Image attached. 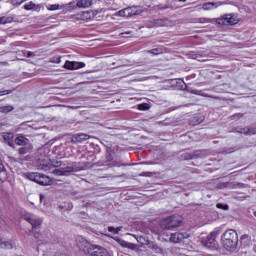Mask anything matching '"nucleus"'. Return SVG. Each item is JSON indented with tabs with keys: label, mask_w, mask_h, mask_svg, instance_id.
<instances>
[{
	"label": "nucleus",
	"mask_w": 256,
	"mask_h": 256,
	"mask_svg": "<svg viewBox=\"0 0 256 256\" xmlns=\"http://www.w3.org/2000/svg\"><path fill=\"white\" fill-rule=\"evenodd\" d=\"M93 5V0H77L76 8L78 9H87Z\"/></svg>",
	"instance_id": "nucleus-13"
},
{
	"label": "nucleus",
	"mask_w": 256,
	"mask_h": 256,
	"mask_svg": "<svg viewBox=\"0 0 256 256\" xmlns=\"http://www.w3.org/2000/svg\"><path fill=\"white\" fill-rule=\"evenodd\" d=\"M63 11H73V9H77V5H75V2H70L68 4L61 5Z\"/></svg>",
	"instance_id": "nucleus-18"
},
{
	"label": "nucleus",
	"mask_w": 256,
	"mask_h": 256,
	"mask_svg": "<svg viewBox=\"0 0 256 256\" xmlns=\"http://www.w3.org/2000/svg\"><path fill=\"white\" fill-rule=\"evenodd\" d=\"M9 93H11L10 90L0 91V97H3V95H9Z\"/></svg>",
	"instance_id": "nucleus-36"
},
{
	"label": "nucleus",
	"mask_w": 256,
	"mask_h": 256,
	"mask_svg": "<svg viewBox=\"0 0 256 256\" xmlns=\"http://www.w3.org/2000/svg\"><path fill=\"white\" fill-rule=\"evenodd\" d=\"M181 223H183V218L179 215H174L164 218L160 225L162 229H175V227H181Z\"/></svg>",
	"instance_id": "nucleus-6"
},
{
	"label": "nucleus",
	"mask_w": 256,
	"mask_h": 256,
	"mask_svg": "<svg viewBox=\"0 0 256 256\" xmlns=\"http://www.w3.org/2000/svg\"><path fill=\"white\" fill-rule=\"evenodd\" d=\"M25 177L29 179V181H34L35 183H38V185H52L53 180L45 174L39 173V172H28L25 174Z\"/></svg>",
	"instance_id": "nucleus-4"
},
{
	"label": "nucleus",
	"mask_w": 256,
	"mask_h": 256,
	"mask_svg": "<svg viewBox=\"0 0 256 256\" xmlns=\"http://www.w3.org/2000/svg\"><path fill=\"white\" fill-rule=\"evenodd\" d=\"M183 239H189V234L176 232L171 234V237H170L171 243H181Z\"/></svg>",
	"instance_id": "nucleus-10"
},
{
	"label": "nucleus",
	"mask_w": 256,
	"mask_h": 256,
	"mask_svg": "<svg viewBox=\"0 0 256 256\" xmlns=\"http://www.w3.org/2000/svg\"><path fill=\"white\" fill-rule=\"evenodd\" d=\"M218 25H237L239 23V18L234 14H225L221 18L216 19Z\"/></svg>",
	"instance_id": "nucleus-7"
},
{
	"label": "nucleus",
	"mask_w": 256,
	"mask_h": 256,
	"mask_svg": "<svg viewBox=\"0 0 256 256\" xmlns=\"http://www.w3.org/2000/svg\"><path fill=\"white\" fill-rule=\"evenodd\" d=\"M148 245H149V248L152 249V251L154 253H161V248L158 247L157 244H155V243H148Z\"/></svg>",
	"instance_id": "nucleus-24"
},
{
	"label": "nucleus",
	"mask_w": 256,
	"mask_h": 256,
	"mask_svg": "<svg viewBox=\"0 0 256 256\" xmlns=\"http://www.w3.org/2000/svg\"><path fill=\"white\" fill-rule=\"evenodd\" d=\"M77 245L80 251H83V253H88L91 256H111L107 249L98 245H93L83 237L77 238Z\"/></svg>",
	"instance_id": "nucleus-1"
},
{
	"label": "nucleus",
	"mask_w": 256,
	"mask_h": 256,
	"mask_svg": "<svg viewBox=\"0 0 256 256\" xmlns=\"http://www.w3.org/2000/svg\"><path fill=\"white\" fill-rule=\"evenodd\" d=\"M238 133H242L244 135H256V129L255 128H241L238 130Z\"/></svg>",
	"instance_id": "nucleus-16"
},
{
	"label": "nucleus",
	"mask_w": 256,
	"mask_h": 256,
	"mask_svg": "<svg viewBox=\"0 0 256 256\" xmlns=\"http://www.w3.org/2000/svg\"><path fill=\"white\" fill-rule=\"evenodd\" d=\"M40 201H43V195H40Z\"/></svg>",
	"instance_id": "nucleus-41"
},
{
	"label": "nucleus",
	"mask_w": 256,
	"mask_h": 256,
	"mask_svg": "<svg viewBox=\"0 0 256 256\" xmlns=\"http://www.w3.org/2000/svg\"><path fill=\"white\" fill-rule=\"evenodd\" d=\"M89 139H91V136L80 133L72 136L71 141L72 143H83V141H89Z\"/></svg>",
	"instance_id": "nucleus-12"
},
{
	"label": "nucleus",
	"mask_w": 256,
	"mask_h": 256,
	"mask_svg": "<svg viewBox=\"0 0 256 256\" xmlns=\"http://www.w3.org/2000/svg\"><path fill=\"white\" fill-rule=\"evenodd\" d=\"M123 227L119 226L116 228V235H119V232L122 231Z\"/></svg>",
	"instance_id": "nucleus-38"
},
{
	"label": "nucleus",
	"mask_w": 256,
	"mask_h": 256,
	"mask_svg": "<svg viewBox=\"0 0 256 256\" xmlns=\"http://www.w3.org/2000/svg\"><path fill=\"white\" fill-rule=\"evenodd\" d=\"M148 53H152V55H159V53H161V50H159V49H152L151 51H148Z\"/></svg>",
	"instance_id": "nucleus-33"
},
{
	"label": "nucleus",
	"mask_w": 256,
	"mask_h": 256,
	"mask_svg": "<svg viewBox=\"0 0 256 256\" xmlns=\"http://www.w3.org/2000/svg\"><path fill=\"white\" fill-rule=\"evenodd\" d=\"M0 247L2 249H13V244L9 241H1L0 242Z\"/></svg>",
	"instance_id": "nucleus-22"
},
{
	"label": "nucleus",
	"mask_w": 256,
	"mask_h": 256,
	"mask_svg": "<svg viewBox=\"0 0 256 256\" xmlns=\"http://www.w3.org/2000/svg\"><path fill=\"white\" fill-rule=\"evenodd\" d=\"M7 23H13V17L11 16L0 17V25H7Z\"/></svg>",
	"instance_id": "nucleus-20"
},
{
	"label": "nucleus",
	"mask_w": 256,
	"mask_h": 256,
	"mask_svg": "<svg viewBox=\"0 0 256 256\" xmlns=\"http://www.w3.org/2000/svg\"><path fill=\"white\" fill-rule=\"evenodd\" d=\"M75 171V168L73 166H67L64 168L54 169L52 171L53 175L63 176L67 175V173H73Z\"/></svg>",
	"instance_id": "nucleus-11"
},
{
	"label": "nucleus",
	"mask_w": 256,
	"mask_h": 256,
	"mask_svg": "<svg viewBox=\"0 0 256 256\" xmlns=\"http://www.w3.org/2000/svg\"><path fill=\"white\" fill-rule=\"evenodd\" d=\"M50 63H61V56H55L50 58Z\"/></svg>",
	"instance_id": "nucleus-31"
},
{
	"label": "nucleus",
	"mask_w": 256,
	"mask_h": 256,
	"mask_svg": "<svg viewBox=\"0 0 256 256\" xmlns=\"http://www.w3.org/2000/svg\"><path fill=\"white\" fill-rule=\"evenodd\" d=\"M215 21V19H210V18H199L198 19V23H213Z\"/></svg>",
	"instance_id": "nucleus-27"
},
{
	"label": "nucleus",
	"mask_w": 256,
	"mask_h": 256,
	"mask_svg": "<svg viewBox=\"0 0 256 256\" xmlns=\"http://www.w3.org/2000/svg\"><path fill=\"white\" fill-rule=\"evenodd\" d=\"M218 209H223L224 211H228L229 210V205H227V204H221V203H219V204H217V206H216Z\"/></svg>",
	"instance_id": "nucleus-32"
},
{
	"label": "nucleus",
	"mask_w": 256,
	"mask_h": 256,
	"mask_svg": "<svg viewBox=\"0 0 256 256\" xmlns=\"http://www.w3.org/2000/svg\"><path fill=\"white\" fill-rule=\"evenodd\" d=\"M35 7H37V5L33 2H29V3L24 5V9L26 11H33V9H35Z\"/></svg>",
	"instance_id": "nucleus-25"
},
{
	"label": "nucleus",
	"mask_w": 256,
	"mask_h": 256,
	"mask_svg": "<svg viewBox=\"0 0 256 256\" xmlns=\"http://www.w3.org/2000/svg\"><path fill=\"white\" fill-rule=\"evenodd\" d=\"M179 1H183V3H186V2H187V0H179Z\"/></svg>",
	"instance_id": "nucleus-42"
},
{
	"label": "nucleus",
	"mask_w": 256,
	"mask_h": 256,
	"mask_svg": "<svg viewBox=\"0 0 256 256\" xmlns=\"http://www.w3.org/2000/svg\"><path fill=\"white\" fill-rule=\"evenodd\" d=\"M108 231H109V233H114V235H116V228L115 227L109 226Z\"/></svg>",
	"instance_id": "nucleus-35"
},
{
	"label": "nucleus",
	"mask_w": 256,
	"mask_h": 256,
	"mask_svg": "<svg viewBox=\"0 0 256 256\" xmlns=\"http://www.w3.org/2000/svg\"><path fill=\"white\" fill-rule=\"evenodd\" d=\"M50 165L52 167H61V165H63V163L60 160H51Z\"/></svg>",
	"instance_id": "nucleus-29"
},
{
	"label": "nucleus",
	"mask_w": 256,
	"mask_h": 256,
	"mask_svg": "<svg viewBox=\"0 0 256 256\" xmlns=\"http://www.w3.org/2000/svg\"><path fill=\"white\" fill-rule=\"evenodd\" d=\"M33 55V52H27V57H31Z\"/></svg>",
	"instance_id": "nucleus-40"
},
{
	"label": "nucleus",
	"mask_w": 256,
	"mask_h": 256,
	"mask_svg": "<svg viewBox=\"0 0 256 256\" xmlns=\"http://www.w3.org/2000/svg\"><path fill=\"white\" fill-rule=\"evenodd\" d=\"M167 24H168V20H158V25H160L161 27H163Z\"/></svg>",
	"instance_id": "nucleus-34"
},
{
	"label": "nucleus",
	"mask_w": 256,
	"mask_h": 256,
	"mask_svg": "<svg viewBox=\"0 0 256 256\" xmlns=\"http://www.w3.org/2000/svg\"><path fill=\"white\" fill-rule=\"evenodd\" d=\"M221 241L224 249L227 251L235 249V247H237V243H239V236L237 235V231L234 229L225 231L222 235Z\"/></svg>",
	"instance_id": "nucleus-3"
},
{
	"label": "nucleus",
	"mask_w": 256,
	"mask_h": 256,
	"mask_svg": "<svg viewBox=\"0 0 256 256\" xmlns=\"http://www.w3.org/2000/svg\"><path fill=\"white\" fill-rule=\"evenodd\" d=\"M254 216L256 217V212L254 213Z\"/></svg>",
	"instance_id": "nucleus-43"
},
{
	"label": "nucleus",
	"mask_w": 256,
	"mask_h": 256,
	"mask_svg": "<svg viewBox=\"0 0 256 256\" xmlns=\"http://www.w3.org/2000/svg\"><path fill=\"white\" fill-rule=\"evenodd\" d=\"M217 7H221V2H207L202 5L204 11H212V9H217Z\"/></svg>",
	"instance_id": "nucleus-14"
},
{
	"label": "nucleus",
	"mask_w": 256,
	"mask_h": 256,
	"mask_svg": "<svg viewBox=\"0 0 256 256\" xmlns=\"http://www.w3.org/2000/svg\"><path fill=\"white\" fill-rule=\"evenodd\" d=\"M139 13H141V11H139V8H137L136 6H132L118 11L115 15L116 17L128 18L133 17V15H139Z\"/></svg>",
	"instance_id": "nucleus-8"
},
{
	"label": "nucleus",
	"mask_w": 256,
	"mask_h": 256,
	"mask_svg": "<svg viewBox=\"0 0 256 256\" xmlns=\"http://www.w3.org/2000/svg\"><path fill=\"white\" fill-rule=\"evenodd\" d=\"M221 235V230H214L208 236L201 239V243L206 249H217V237Z\"/></svg>",
	"instance_id": "nucleus-5"
},
{
	"label": "nucleus",
	"mask_w": 256,
	"mask_h": 256,
	"mask_svg": "<svg viewBox=\"0 0 256 256\" xmlns=\"http://www.w3.org/2000/svg\"><path fill=\"white\" fill-rule=\"evenodd\" d=\"M83 67H85L84 62H77V61L67 60L64 64V69H68L69 71H75L77 69H83Z\"/></svg>",
	"instance_id": "nucleus-9"
},
{
	"label": "nucleus",
	"mask_w": 256,
	"mask_h": 256,
	"mask_svg": "<svg viewBox=\"0 0 256 256\" xmlns=\"http://www.w3.org/2000/svg\"><path fill=\"white\" fill-rule=\"evenodd\" d=\"M25 153H27V148H20L19 149V154L20 155H25Z\"/></svg>",
	"instance_id": "nucleus-37"
},
{
	"label": "nucleus",
	"mask_w": 256,
	"mask_h": 256,
	"mask_svg": "<svg viewBox=\"0 0 256 256\" xmlns=\"http://www.w3.org/2000/svg\"><path fill=\"white\" fill-rule=\"evenodd\" d=\"M125 35H129V32L121 33V36L124 37Z\"/></svg>",
	"instance_id": "nucleus-39"
},
{
	"label": "nucleus",
	"mask_w": 256,
	"mask_h": 256,
	"mask_svg": "<svg viewBox=\"0 0 256 256\" xmlns=\"http://www.w3.org/2000/svg\"><path fill=\"white\" fill-rule=\"evenodd\" d=\"M139 111H147L149 110V104L147 103H142L138 105Z\"/></svg>",
	"instance_id": "nucleus-28"
},
{
	"label": "nucleus",
	"mask_w": 256,
	"mask_h": 256,
	"mask_svg": "<svg viewBox=\"0 0 256 256\" xmlns=\"http://www.w3.org/2000/svg\"><path fill=\"white\" fill-rule=\"evenodd\" d=\"M92 12L84 11L76 15V19H80L81 21H89L91 19Z\"/></svg>",
	"instance_id": "nucleus-15"
},
{
	"label": "nucleus",
	"mask_w": 256,
	"mask_h": 256,
	"mask_svg": "<svg viewBox=\"0 0 256 256\" xmlns=\"http://www.w3.org/2000/svg\"><path fill=\"white\" fill-rule=\"evenodd\" d=\"M0 127H2V124H0Z\"/></svg>",
	"instance_id": "nucleus-44"
},
{
	"label": "nucleus",
	"mask_w": 256,
	"mask_h": 256,
	"mask_svg": "<svg viewBox=\"0 0 256 256\" xmlns=\"http://www.w3.org/2000/svg\"><path fill=\"white\" fill-rule=\"evenodd\" d=\"M0 181L3 183L7 181V170H5V166L0 163Z\"/></svg>",
	"instance_id": "nucleus-17"
},
{
	"label": "nucleus",
	"mask_w": 256,
	"mask_h": 256,
	"mask_svg": "<svg viewBox=\"0 0 256 256\" xmlns=\"http://www.w3.org/2000/svg\"><path fill=\"white\" fill-rule=\"evenodd\" d=\"M22 217L25 221L32 225V233L34 238L37 241H41L43 239V235L39 233V227H41V224L43 223V218L35 216V214H31L29 212H24Z\"/></svg>",
	"instance_id": "nucleus-2"
},
{
	"label": "nucleus",
	"mask_w": 256,
	"mask_h": 256,
	"mask_svg": "<svg viewBox=\"0 0 256 256\" xmlns=\"http://www.w3.org/2000/svg\"><path fill=\"white\" fill-rule=\"evenodd\" d=\"M16 145H27L29 143V139L25 138V136H18L15 139Z\"/></svg>",
	"instance_id": "nucleus-19"
},
{
	"label": "nucleus",
	"mask_w": 256,
	"mask_h": 256,
	"mask_svg": "<svg viewBox=\"0 0 256 256\" xmlns=\"http://www.w3.org/2000/svg\"><path fill=\"white\" fill-rule=\"evenodd\" d=\"M49 169H50V167H49V165H47V164H40V165L38 166V170H39V171H49Z\"/></svg>",
	"instance_id": "nucleus-30"
},
{
	"label": "nucleus",
	"mask_w": 256,
	"mask_h": 256,
	"mask_svg": "<svg viewBox=\"0 0 256 256\" xmlns=\"http://www.w3.org/2000/svg\"><path fill=\"white\" fill-rule=\"evenodd\" d=\"M13 106H2L0 107V113H11Z\"/></svg>",
	"instance_id": "nucleus-26"
},
{
	"label": "nucleus",
	"mask_w": 256,
	"mask_h": 256,
	"mask_svg": "<svg viewBox=\"0 0 256 256\" xmlns=\"http://www.w3.org/2000/svg\"><path fill=\"white\" fill-rule=\"evenodd\" d=\"M3 139H4V141H6L8 143V145L11 146V141L13 139V134H11V133H4L3 134Z\"/></svg>",
	"instance_id": "nucleus-23"
},
{
	"label": "nucleus",
	"mask_w": 256,
	"mask_h": 256,
	"mask_svg": "<svg viewBox=\"0 0 256 256\" xmlns=\"http://www.w3.org/2000/svg\"><path fill=\"white\" fill-rule=\"evenodd\" d=\"M46 9L48 11H59V9H63V6H61L60 4H50L46 6Z\"/></svg>",
	"instance_id": "nucleus-21"
}]
</instances>
